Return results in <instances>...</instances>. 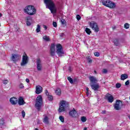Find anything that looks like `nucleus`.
Instances as JSON below:
<instances>
[{
  "mask_svg": "<svg viewBox=\"0 0 130 130\" xmlns=\"http://www.w3.org/2000/svg\"><path fill=\"white\" fill-rule=\"evenodd\" d=\"M44 3L47 7L48 9L50 10L51 13L52 14L56 13V11H57V9L55 6V4L53 3L52 0H44Z\"/></svg>",
  "mask_w": 130,
  "mask_h": 130,
  "instance_id": "1",
  "label": "nucleus"
},
{
  "mask_svg": "<svg viewBox=\"0 0 130 130\" xmlns=\"http://www.w3.org/2000/svg\"><path fill=\"white\" fill-rule=\"evenodd\" d=\"M89 79L90 82L91 89L94 90V91H98L100 88V85H99V83H97V82H98L97 79L94 76H89Z\"/></svg>",
  "mask_w": 130,
  "mask_h": 130,
  "instance_id": "2",
  "label": "nucleus"
},
{
  "mask_svg": "<svg viewBox=\"0 0 130 130\" xmlns=\"http://www.w3.org/2000/svg\"><path fill=\"white\" fill-rule=\"evenodd\" d=\"M24 13L29 16H33L36 14V9L33 6L28 5L25 7L23 10Z\"/></svg>",
  "mask_w": 130,
  "mask_h": 130,
  "instance_id": "3",
  "label": "nucleus"
},
{
  "mask_svg": "<svg viewBox=\"0 0 130 130\" xmlns=\"http://www.w3.org/2000/svg\"><path fill=\"white\" fill-rule=\"evenodd\" d=\"M69 103L65 101H61L60 102V106L59 107L58 112H63L69 108Z\"/></svg>",
  "mask_w": 130,
  "mask_h": 130,
  "instance_id": "4",
  "label": "nucleus"
},
{
  "mask_svg": "<svg viewBox=\"0 0 130 130\" xmlns=\"http://www.w3.org/2000/svg\"><path fill=\"white\" fill-rule=\"evenodd\" d=\"M42 96L41 95H39L37 97L36 99V103L35 105V106L37 109L38 111H40L41 109V106L42 105Z\"/></svg>",
  "mask_w": 130,
  "mask_h": 130,
  "instance_id": "5",
  "label": "nucleus"
},
{
  "mask_svg": "<svg viewBox=\"0 0 130 130\" xmlns=\"http://www.w3.org/2000/svg\"><path fill=\"white\" fill-rule=\"evenodd\" d=\"M102 3L103 6L110 8V9H114L116 7L115 3L110 0H103Z\"/></svg>",
  "mask_w": 130,
  "mask_h": 130,
  "instance_id": "6",
  "label": "nucleus"
},
{
  "mask_svg": "<svg viewBox=\"0 0 130 130\" xmlns=\"http://www.w3.org/2000/svg\"><path fill=\"white\" fill-rule=\"evenodd\" d=\"M56 53L58 54V56H62L64 54V52L62 49V46L60 44H58L56 45Z\"/></svg>",
  "mask_w": 130,
  "mask_h": 130,
  "instance_id": "7",
  "label": "nucleus"
},
{
  "mask_svg": "<svg viewBox=\"0 0 130 130\" xmlns=\"http://www.w3.org/2000/svg\"><path fill=\"white\" fill-rule=\"evenodd\" d=\"M28 61L29 57H28V56H27V54H26V53H24L23 55L22 56V59L20 66H21V67H24L28 63Z\"/></svg>",
  "mask_w": 130,
  "mask_h": 130,
  "instance_id": "8",
  "label": "nucleus"
},
{
  "mask_svg": "<svg viewBox=\"0 0 130 130\" xmlns=\"http://www.w3.org/2000/svg\"><path fill=\"white\" fill-rule=\"evenodd\" d=\"M89 25L91 29L94 30V32H99V27H98V25H97V23L95 22L91 21L90 22Z\"/></svg>",
  "mask_w": 130,
  "mask_h": 130,
  "instance_id": "9",
  "label": "nucleus"
},
{
  "mask_svg": "<svg viewBox=\"0 0 130 130\" xmlns=\"http://www.w3.org/2000/svg\"><path fill=\"white\" fill-rule=\"evenodd\" d=\"M114 107L116 110H120L122 107V102L120 100H116L114 105Z\"/></svg>",
  "mask_w": 130,
  "mask_h": 130,
  "instance_id": "10",
  "label": "nucleus"
},
{
  "mask_svg": "<svg viewBox=\"0 0 130 130\" xmlns=\"http://www.w3.org/2000/svg\"><path fill=\"white\" fill-rule=\"evenodd\" d=\"M50 55L53 57L55 55V44H51L50 50Z\"/></svg>",
  "mask_w": 130,
  "mask_h": 130,
  "instance_id": "11",
  "label": "nucleus"
},
{
  "mask_svg": "<svg viewBox=\"0 0 130 130\" xmlns=\"http://www.w3.org/2000/svg\"><path fill=\"white\" fill-rule=\"evenodd\" d=\"M105 99L110 103H112L114 101V98L113 96L109 93H107L105 95Z\"/></svg>",
  "mask_w": 130,
  "mask_h": 130,
  "instance_id": "12",
  "label": "nucleus"
},
{
  "mask_svg": "<svg viewBox=\"0 0 130 130\" xmlns=\"http://www.w3.org/2000/svg\"><path fill=\"white\" fill-rule=\"evenodd\" d=\"M37 69L39 72L42 70V61L40 58L37 60Z\"/></svg>",
  "mask_w": 130,
  "mask_h": 130,
  "instance_id": "13",
  "label": "nucleus"
},
{
  "mask_svg": "<svg viewBox=\"0 0 130 130\" xmlns=\"http://www.w3.org/2000/svg\"><path fill=\"white\" fill-rule=\"evenodd\" d=\"M20 57H21V55L18 54H12V56L11 57V59L14 62L17 61L20 59Z\"/></svg>",
  "mask_w": 130,
  "mask_h": 130,
  "instance_id": "14",
  "label": "nucleus"
},
{
  "mask_svg": "<svg viewBox=\"0 0 130 130\" xmlns=\"http://www.w3.org/2000/svg\"><path fill=\"white\" fill-rule=\"evenodd\" d=\"M69 115L70 116H71V117H76V116H78V113L75 109H73L69 112Z\"/></svg>",
  "mask_w": 130,
  "mask_h": 130,
  "instance_id": "15",
  "label": "nucleus"
},
{
  "mask_svg": "<svg viewBox=\"0 0 130 130\" xmlns=\"http://www.w3.org/2000/svg\"><path fill=\"white\" fill-rule=\"evenodd\" d=\"M43 90V88L41 86L38 85L36 87V94H40L41 93H42V91Z\"/></svg>",
  "mask_w": 130,
  "mask_h": 130,
  "instance_id": "16",
  "label": "nucleus"
},
{
  "mask_svg": "<svg viewBox=\"0 0 130 130\" xmlns=\"http://www.w3.org/2000/svg\"><path fill=\"white\" fill-rule=\"evenodd\" d=\"M10 102L12 104V105H15V104H17L18 99L15 97L11 98L10 100Z\"/></svg>",
  "mask_w": 130,
  "mask_h": 130,
  "instance_id": "17",
  "label": "nucleus"
},
{
  "mask_svg": "<svg viewBox=\"0 0 130 130\" xmlns=\"http://www.w3.org/2000/svg\"><path fill=\"white\" fill-rule=\"evenodd\" d=\"M26 103L24 101V99L22 97H20L18 100V104L19 105H24Z\"/></svg>",
  "mask_w": 130,
  "mask_h": 130,
  "instance_id": "18",
  "label": "nucleus"
},
{
  "mask_svg": "<svg viewBox=\"0 0 130 130\" xmlns=\"http://www.w3.org/2000/svg\"><path fill=\"white\" fill-rule=\"evenodd\" d=\"M56 95H58V96H60L61 95V90L59 88H57L55 90Z\"/></svg>",
  "mask_w": 130,
  "mask_h": 130,
  "instance_id": "19",
  "label": "nucleus"
},
{
  "mask_svg": "<svg viewBox=\"0 0 130 130\" xmlns=\"http://www.w3.org/2000/svg\"><path fill=\"white\" fill-rule=\"evenodd\" d=\"M128 78V76L127 74H122L121 75V81H124L126 79H127Z\"/></svg>",
  "mask_w": 130,
  "mask_h": 130,
  "instance_id": "20",
  "label": "nucleus"
},
{
  "mask_svg": "<svg viewBox=\"0 0 130 130\" xmlns=\"http://www.w3.org/2000/svg\"><path fill=\"white\" fill-rule=\"evenodd\" d=\"M44 119H43V122H44V123H48L49 121H48V117H47L46 116V115H44Z\"/></svg>",
  "mask_w": 130,
  "mask_h": 130,
  "instance_id": "21",
  "label": "nucleus"
},
{
  "mask_svg": "<svg viewBox=\"0 0 130 130\" xmlns=\"http://www.w3.org/2000/svg\"><path fill=\"white\" fill-rule=\"evenodd\" d=\"M43 39L45 40V41L49 42L50 41V39L49 38V37L48 36H44L43 37Z\"/></svg>",
  "mask_w": 130,
  "mask_h": 130,
  "instance_id": "22",
  "label": "nucleus"
},
{
  "mask_svg": "<svg viewBox=\"0 0 130 130\" xmlns=\"http://www.w3.org/2000/svg\"><path fill=\"white\" fill-rule=\"evenodd\" d=\"M5 119L4 118L0 119V125H5Z\"/></svg>",
  "mask_w": 130,
  "mask_h": 130,
  "instance_id": "23",
  "label": "nucleus"
},
{
  "mask_svg": "<svg viewBox=\"0 0 130 130\" xmlns=\"http://www.w3.org/2000/svg\"><path fill=\"white\" fill-rule=\"evenodd\" d=\"M85 31L88 35H90V34H91V30L88 27H86L85 28Z\"/></svg>",
  "mask_w": 130,
  "mask_h": 130,
  "instance_id": "24",
  "label": "nucleus"
},
{
  "mask_svg": "<svg viewBox=\"0 0 130 130\" xmlns=\"http://www.w3.org/2000/svg\"><path fill=\"white\" fill-rule=\"evenodd\" d=\"M26 22H32V17L28 16L26 18Z\"/></svg>",
  "mask_w": 130,
  "mask_h": 130,
  "instance_id": "25",
  "label": "nucleus"
},
{
  "mask_svg": "<svg viewBox=\"0 0 130 130\" xmlns=\"http://www.w3.org/2000/svg\"><path fill=\"white\" fill-rule=\"evenodd\" d=\"M40 29H41L40 25L39 24H38L37 25V29H36L37 33H39V32H40Z\"/></svg>",
  "mask_w": 130,
  "mask_h": 130,
  "instance_id": "26",
  "label": "nucleus"
},
{
  "mask_svg": "<svg viewBox=\"0 0 130 130\" xmlns=\"http://www.w3.org/2000/svg\"><path fill=\"white\" fill-rule=\"evenodd\" d=\"M81 121H82V122H86V121H87V118H86V117L82 116L81 117Z\"/></svg>",
  "mask_w": 130,
  "mask_h": 130,
  "instance_id": "27",
  "label": "nucleus"
},
{
  "mask_svg": "<svg viewBox=\"0 0 130 130\" xmlns=\"http://www.w3.org/2000/svg\"><path fill=\"white\" fill-rule=\"evenodd\" d=\"M113 43L115 44V45H116V46H117V45H118V40L117 39H115L113 41Z\"/></svg>",
  "mask_w": 130,
  "mask_h": 130,
  "instance_id": "28",
  "label": "nucleus"
},
{
  "mask_svg": "<svg viewBox=\"0 0 130 130\" xmlns=\"http://www.w3.org/2000/svg\"><path fill=\"white\" fill-rule=\"evenodd\" d=\"M68 81H69V82H70V83H71V84H73V83H74V81H73V79H72V78L71 77H68Z\"/></svg>",
  "mask_w": 130,
  "mask_h": 130,
  "instance_id": "29",
  "label": "nucleus"
},
{
  "mask_svg": "<svg viewBox=\"0 0 130 130\" xmlns=\"http://www.w3.org/2000/svg\"><path fill=\"white\" fill-rule=\"evenodd\" d=\"M47 96H48V99L50 101H51L53 99V96H52V95L49 94Z\"/></svg>",
  "mask_w": 130,
  "mask_h": 130,
  "instance_id": "30",
  "label": "nucleus"
},
{
  "mask_svg": "<svg viewBox=\"0 0 130 130\" xmlns=\"http://www.w3.org/2000/svg\"><path fill=\"white\" fill-rule=\"evenodd\" d=\"M59 118L61 122H64V118L62 116H60Z\"/></svg>",
  "mask_w": 130,
  "mask_h": 130,
  "instance_id": "31",
  "label": "nucleus"
},
{
  "mask_svg": "<svg viewBox=\"0 0 130 130\" xmlns=\"http://www.w3.org/2000/svg\"><path fill=\"white\" fill-rule=\"evenodd\" d=\"M124 28L126 29H128V28H129V24L128 23H125Z\"/></svg>",
  "mask_w": 130,
  "mask_h": 130,
  "instance_id": "32",
  "label": "nucleus"
},
{
  "mask_svg": "<svg viewBox=\"0 0 130 130\" xmlns=\"http://www.w3.org/2000/svg\"><path fill=\"white\" fill-rule=\"evenodd\" d=\"M81 16H80V15H79V14H77V15H76V19H77V20H78V21H80V20H81Z\"/></svg>",
  "mask_w": 130,
  "mask_h": 130,
  "instance_id": "33",
  "label": "nucleus"
},
{
  "mask_svg": "<svg viewBox=\"0 0 130 130\" xmlns=\"http://www.w3.org/2000/svg\"><path fill=\"white\" fill-rule=\"evenodd\" d=\"M53 26L55 28H56L57 27V23H56V22H55V21L53 22Z\"/></svg>",
  "mask_w": 130,
  "mask_h": 130,
  "instance_id": "34",
  "label": "nucleus"
},
{
  "mask_svg": "<svg viewBox=\"0 0 130 130\" xmlns=\"http://www.w3.org/2000/svg\"><path fill=\"white\" fill-rule=\"evenodd\" d=\"M19 88L20 89H24V84L23 83H20Z\"/></svg>",
  "mask_w": 130,
  "mask_h": 130,
  "instance_id": "35",
  "label": "nucleus"
},
{
  "mask_svg": "<svg viewBox=\"0 0 130 130\" xmlns=\"http://www.w3.org/2000/svg\"><path fill=\"white\" fill-rule=\"evenodd\" d=\"M21 114L22 115V117H23V118L25 117V115H26V113H25V111L22 110V112H21Z\"/></svg>",
  "mask_w": 130,
  "mask_h": 130,
  "instance_id": "36",
  "label": "nucleus"
},
{
  "mask_svg": "<svg viewBox=\"0 0 130 130\" xmlns=\"http://www.w3.org/2000/svg\"><path fill=\"white\" fill-rule=\"evenodd\" d=\"M94 55H95V56H99L100 55V53H99V52H95L94 53Z\"/></svg>",
  "mask_w": 130,
  "mask_h": 130,
  "instance_id": "37",
  "label": "nucleus"
},
{
  "mask_svg": "<svg viewBox=\"0 0 130 130\" xmlns=\"http://www.w3.org/2000/svg\"><path fill=\"white\" fill-rule=\"evenodd\" d=\"M120 87H121V84H120V83H117L116 84V88H120Z\"/></svg>",
  "mask_w": 130,
  "mask_h": 130,
  "instance_id": "38",
  "label": "nucleus"
},
{
  "mask_svg": "<svg viewBox=\"0 0 130 130\" xmlns=\"http://www.w3.org/2000/svg\"><path fill=\"white\" fill-rule=\"evenodd\" d=\"M61 23L62 25H64V24H66V20L62 19V20H61Z\"/></svg>",
  "mask_w": 130,
  "mask_h": 130,
  "instance_id": "39",
  "label": "nucleus"
},
{
  "mask_svg": "<svg viewBox=\"0 0 130 130\" xmlns=\"http://www.w3.org/2000/svg\"><path fill=\"white\" fill-rule=\"evenodd\" d=\"M8 83H9V80H5L3 81V83L4 84V85H7Z\"/></svg>",
  "mask_w": 130,
  "mask_h": 130,
  "instance_id": "40",
  "label": "nucleus"
},
{
  "mask_svg": "<svg viewBox=\"0 0 130 130\" xmlns=\"http://www.w3.org/2000/svg\"><path fill=\"white\" fill-rule=\"evenodd\" d=\"M27 26H31V21H26Z\"/></svg>",
  "mask_w": 130,
  "mask_h": 130,
  "instance_id": "41",
  "label": "nucleus"
},
{
  "mask_svg": "<svg viewBox=\"0 0 130 130\" xmlns=\"http://www.w3.org/2000/svg\"><path fill=\"white\" fill-rule=\"evenodd\" d=\"M107 72H108V71L107 70V69H103V74H107Z\"/></svg>",
  "mask_w": 130,
  "mask_h": 130,
  "instance_id": "42",
  "label": "nucleus"
},
{
  "mask_svg": "<svg viewBox=\"0 0 130 130\" xmlns=\"http://www.w3.org/2000/svg\"><path fill=\"white\" fill-rule=\"evenodd\" d=\"M129 84V80L126 81L125 82V86L128 85Z\"/></svg>",
  "mask_w": 130,
  "mask_h": 130,
  "instance_id": "43",
  "label": "nucleus"
},
{
  "mask_svg": "<svg viewBox=\"0 0 130 130\" xmlns=\"http://www.w3.org/2000/svg\"><path fill=\"white\" fill-rule=\"evenodd\" d=\"M45 93L47 96H48V95H49V93L48 92V91L47 89L45 90Z\"/></svg>",
  "mask_w": 130,
  "mask_h": 130,
  "instance_id": "44",
  "label": "nucleus"
},
{
  "mask_svg": "<svg viewBox=\"0 0 130 130\" xmlns=\"http://www.w3.org/2000/svg\"><path fill=\"white\" fill-rule=\"evenodd\" d=\"M25 81H26V83H29L30 82V80L28 78H26Z\"/></svg>",
  "mask_w": 130,
  "mask_h": 130,
  "instance_id": "45",
  "label": "nucleus"
},
{
  "mask_svg": "<svg viewBox=\"0 0 130 130\" xmlns=\"http://www.w3.org/2000/svg\"><path fill=\"white\" fill-rule=\"evenodd\" d=\"M60 37H63V36H64V34H63V33L60 34Z\"/></svg>",
  "mask_w": 130,
  "mask_h": 130,
  "instance_id": "46",
  "label": "nucleus"
},
{
  "mask_svg": "<svg viewBox=\"0 0 130 130\" xmlns=\"http://www.w3.org/2000/svg\"><path fill=\"white\" fill-rule=\"evenodd\" d=\"M102 114H106V111L104 110L102 112Z\"/></svg>",
  "mask_w": 130,
  "mask_h": 130,
  "instance_id": "47",
  "label": "nucleus"
},
{
  "mask_svg": "<svg viewBox=\"0 0 130 130\" xmlns=\"http://www.w3.org/2000/svg\"><path fill=\"white\" fill-rule=\"evenodd\" d=\"M88 62H89V63H91L92 62V59H88Z\"/></svg>",
  "mask_w": 130,
  "mask_h": 130,
  "instance_id": "48",
  "label": "nucleus"
},
{
  "mask_svg": "<svg viewBox=\"0 0 130 130\" xmlns=\"http://www.w3.org/2000/svg\"><path fill=\"white\" fill-rule=\"evenodd\" d=\"M86 95H87V96L90 95V92H89V91H86Z\"/></svg>",
  "mask_w": 130,
  "mask_h": 130,
  "instance_id": "49",
  "label": "nucleus"
},
{
  "mask_svg": "<svg viewBox=\"0 0 130 130\" xmlns=\"http://www.w3.org/2000/svg\"><path fill=\"white\" fill-rule=\"evenodd\" d=\"M86 92H87V91L88 92V91H89V88L87 87V88H86Z\"/></svg>",
  "mask_w": 130,
  "mask_h": 130,
  "instance_id": "50",
  "label": "nucleus"
},
{
  "mask_svg": "<svg viewBox=\"0 0 130 130\" xmlns=\"http://www.w3.org/2000/svg\"><path fill=\"white\" fill-rule=\"evenodd\" d=\"M44 28H45V29L46 30V29H47V27H46V26L44 25Z\"/></svg>",
  "mask_w": 130,
  "mask_h": 130,
  "instance_id": "51",
  "label": "nucleus"
},
{
  "mask_svg": "<svg viewBox=\"0 0 130 130\" xmlns=\"http://www.w3.org/2000/svg\"><path fill=\"white\" fill-rule=\"evenodd\" d=\"M2 17H3V14H2V13H0V18H2Z\"/></svg>",
  "mask_w": 130,
  "mask_h": 130,
  "instance_id": "52",
  "label": "nucleus"
},
{
  "mask_svg": "<svg viewBox=\"0 0 130 130\" xmlns=\"http://www.w3.org/2000/svg\"><path fill=\"white\" fill-rule=\"evenodd\" d=\"M94 74H97V72L96 71H94Z\"/></svg>",
  "mask_w": 130,
  "mask_h": 130,
  "instance_id": "53",
  "label": "nucleus"
},
{
  "mask_svg": "<svg viewBox=\"0 0 130 130\" xmlns=\"http://www.w3.org/2000/svg\"><path fill=\"white\" fill-rule=\"evenodd\" d=\"M112 28H113V30H114V29H115V26L113 27Z\"/></svg>",
  "mask_w": 130,
  "mask_h": 130,
  "instance_id": "54",
  "label": "nucleus"
},
{
  "mask_svg": "<svg viewBox=\"0 0 130 130\" xmlns=\"http://www.w3.org/2000/svg\"><path fill=\"white\" fill-rule=\"evenodd\" d=\"M83 130H87V128H84Z\"/></svg>",
  "mask_w": 130,
  "mask_h": 130,
  "instance_id": "55",
  "label": "nucleus"
},
{
  "mask_svg": "<svg viewBox=\"0 0 130 130\" xmlns=\"http://www.w3.org/2000/svg\"><path fill=\"white\" fill-rule=\"evenodd\" d=\"M35 130H39L38 128H36Z\"/></svg>",
  "mask_w": 130,
  "mask_h": 130,
  "instance_id": "56",
  "label": "nucleus"
},
{
  "mask_svg": "<svg viewBox=\"0 0 130 130\" xmlns=\"http://www.w3.org/2000/svg\"><path fill=\"white\" fill-rule=\"evenodd\" d=\"M129 119H130V117H129Z\"/></svg>",
  "mask_w": 130,
  "mask_h": 130,
  "instance_id": "57",
  "label": "nucleus"
}]
</instances>
